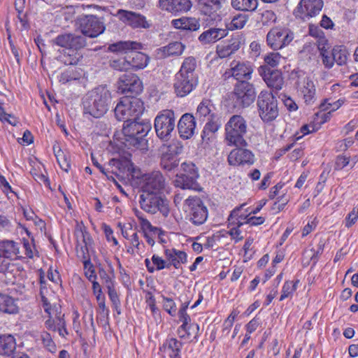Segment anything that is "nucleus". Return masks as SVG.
Listing matches in <instances>:
<instances>
[{"mask_svg": "<svg viewBox=\"0 0 358 358\" xmlns=\"http://www.w3.org/2000/svg\"><path fill=\"white\" fill-rule=\"evenodd\" d=\"M110 103V91L106 86L99 85L87 94L83 105L85 113L99 118L108 111Z\"/></svg>", "mask_w": 358, "mask_h": 358, "instance_id": "obj_1", "label": "nucleus"}, {"mask_svg": "<svg viewBox=\"0 0 358 358\" xmlns=\"http://www.w3.org/2000/svg\"><path fill=\"white\" fill-rule=\"evenodd\" d=\"M138 120V118H134L125 120L122 127V134L124 136L126 146L143 149L147 143L145 137L150 131L151 124L148 122H140Z\"/></svg>", "mask_w": 358, "mask_h": 358, "instance_id": "obj_2", "label": "nucleus"}, {"mask_svg": "<svg viewBox=\"0 0 358 358\" xmlns=\"http://www.w3.org/2000/svg\"><path fill=\"white\" fill-rule=\"evenodd\" d=\"M225 141L229 145L245 147V136L248 131L246 120L241 115L231 116L224 127Z\"/></svg>", "mask_w": 358, "mask_h": 358, "instance_id": "obj_3", "label": "nucleus"}, {"mask_svg": "<svg viewBox=\"0 0 358 358\" xmlns=\"http://www.w3.org/2000/svg\"><path fill=\"white\" fill-rule=\"evenodd\" d=\"M143 103L136 97H123L116 105L114 113L120 121L138 119L143 112Z\"/></svg>", "mask_w": 358, "mask_h": 358, "instance_id": "obj_4", "label": "nucleus"}, {"mask_svg": "<svg viewBox=\"0 0 358 358\" xmlns=\"http://www.w3.org/2000/svg\"><path fill=\"white\" fill-rule=\"evenodd\" d=\"M257 110L260 118L264 122H271L279 115L278 100L272 92L262 91L257 96Z\"/></svg>", "mask_w": 358, "mask_h": 358, "instance_id": "obj_5", "label": "nucleus"}, {"mask_svg": "<svg viewBox=\"0 0 358 358\" xmlns=\"http://www.w3.org/2000/svg\"><path fill=\"white\" fill-rule=\"evenodd\" d=\"M162 194L142 192L139 200L141 208L151 214L159 212L163 216H168L169 213V201Z\"/></svg>", "mask_w": 358, "mask_h": 358, "instance_id": "obj_6", "label": "nucleus"}, {"mask_svg": "<svg viewBox=\"0 0 358 358\" xmlns=\"http://www.w3.org/2000/svg\"><path fill=\"white\" fill-rule=\"evenodd\" d=\"M157 136L164 141H168L176 127V117L171 110H164L159 113L154 124Z\"/></svg>", "mask_w": 358, "mask_h": 358, "instance_id": "obj_7", "label": "nucleus"}, {"mask_svg": "<svg viewBox=\"0 0 358 358\" xmlns=\"http://www.w3.org/2000/svg\"><path fill=\"white\" fill-rule=\"evenodd\" d=\"M184 210L188 213L190 220L195 225H201L207 220V208L202 200L196 196H189L185 199Z\"/></svg>", "mask_w": 358, "mask_h": 358, "instance_id": "obj_8", "label": "nucleus"}, {"mask_svg": "<svg viewBox=\"0 0 358 358\" xmlns=\"http://www.w3.org/2000/svg\"><path fill=\"white\" fill-rule=\"evenodd\" d=\"M256 97L254 85L248 81H238L234 85L233 100L242 108L248 107Z\"/></svg>", "mask_w": 358, "mask_h": 358, "instance_id": "obj_9", "label": "nucleus"}, {"mask_svg": "<svg viewBox=\"0 0 358 358\" xmlns=\"http://www.w3.org/2000/svg\"><path fill=\"white\" fill-rule=\"evenodd\" d=\"M290 78L295 81V85L303 94L305 102L307 104L313 103L315 94V87L313 80L301 70L292 71Z\"/></svg>", "mask_w": 358, "mask_h": 358, "instance_id": "obj_10", "label": "nucleus"}, {"mask_svg": "<svg viewBox=\"0 0 358 358\" xmlns=\"http://www.w3.org/2000/svg\"><path fill=\"white\" fill-rule=\"evenodd\" d=\"M166 185V179L159 171L145 173L141 178V189L143 193H162Z\"/></svg>", "mask_w": 358, "mask_h": 358, "instance_id": "obj_11", "label": "nucleus"}, {"mask_svg": "<svg viewBox=\"0 0 358 358\" xmlns=\"http://www.w3.org/2000/svg\"><path fill=\"white\" fill-rule=\"evenodd\" d=\"M75 236L77 241L76 247L77 256L81 259L83 265L87 267L90 266V252L94 243L93 239L88 231L82 229H76Z\"/></svg>", "mask_w": 358, "mask_h": 358, "instance_id": "obj_12", "label": "nucleus"}, {"mask_svg": "<svg viewBox=\"0 0 358 358\" xmlns=\"http://www.w3.org/2000/svg\"><path fill=\"white\" fill-rule=\"evenodd\" d=\"M293 33L280 27L272 28L266 35V43L273 50H281L293 40Z\"/></svg>", "mask_w": 358, "mask_h": 358, "instance_id": "obj_13", "label": "nucleus"}, {"mask_svg": "<svg viewBox=\"0 0 358 358\" xmlns=\"http://www.w3.org/2000/svg\"><path fill=\"white\" fill-rule=\"evenodd\" d=\"M117 87L118 92L127 94L129 96L140 94L143 89L141 80L132 73L121 75L117 82Z\"/></svg>", "mask_w": 358, "mask_h": 358, "instance_id": "obj_14", "label": "nucleus"}, {"mask_svg": "<svg viewBox=\"0 0 358 358\" xmlns=\"http://www.w3.org/2000/svg\"><path fill=\"white\" fill-rule=\"evenodd\" d=\"M79 22L82 34L90 38H95L99 36L106 29L103 18L93 15L81 17Z\"/></svg>", "mask_w": 358, "mask_h": 358, "instance_id": "obj_15", "label": "nucleus"}, {"mask_svg": "<svg viewBox=\"0 0 358 358\" xmlns=\"http://www.w3.org/2000/svg\"><path fill=\"white\" fill-rule=\"evenodd\" d=\"M182 146H179L178 143H171L165 148L160 158V166L163 170L171 171L176 169L179 165L178 155L181 153Z\"/></svg>", "mask_w": 358, "mask_h": 358, "instance_id": "obj_16", "label": "nucleus"}, {"mask_svg": "<svg viewBox=\"0 0 358 358\" xmlns=\"http://www.w3.org/2000/svg\"><path fill=\"white\" fill-rule=\"evenodd\" d=\"M227 0H199L201 13L206 16V21L214 22L221 20V9Z\"/></svg>", "mask_w": 358, "mask_h": 358, "instance_id": "obj_17", "label": "nucleus"}, {"mask_svg": "<svg viewBox=\"0 0 358 358\" xmlns=\"http://www.w3.org/2000/svg\"><path fill=\"white\" fill-rule=\"evenodd\" d=\"M322 7V0H301L294 14L296 17L306 20L319 14Z\"/></svg>", "mask_w": 358, "mask_h": 358, "instance_id": "obj_18", "label": "nucleus"}, {"mask_svg": "<svg viewBox=\"0 0 358 358\" xmlns=\"http://www.w3.org/2000/svg\"><path fill=\"white\" fill-rule=\"evenodd\" d=\"M55 43L61 47L65 48V50L79 51L86 45L85 36L76 35L73 34H66L59 35L54 41Z\"/></svg>", "mask_w": 358, "mask_h": 358, "instance_id": "obj_19", "label": "nucleus"}, {"mask_svg": "<svg viewBox=\"0 0 358 358\" xmlns=\"http://www.w3.org/2000/svg\"><path fill=\"white\" fill-rule=\"evenodd\" d=\"M199 79L175 75L173 88L177 96L184 97L190 94L198 85Z\"/></svg>", "mask_w": 358, "mask_h": 358, "instance_id": "obj_20", "label": "nucleus"}, {"mask_svg": "<svg viewBox=\"0 0 358 358\" xmlns=\"http://www.w3.org/2000/svg\"><path fill=\"white\" fill-rule=\"evenodd\" d=\"M259 71L268 87L276 92L282 89L284 80L280 71L271 70L267 66H262Z\"/></svg>", "mask_w": 358, "mask_h": 358, "instance_id": "obj_21", "label": "nucleus"}, {"mask_svg": "<svg viewBox=\"0 0 358 358\" xmlns=\"http://www.w3.org/2000/svg\"><path fill=\"white\" fill-rule=\"evenodd\" d=\"M117 15L121 21L134 29H148L150 24L146 18L140 13L125 10H119Z\"/></svg>", "mask_w": 358, "mask_h": 358, "instance_id": "obj_22", "label": "nucleus"}, {"mask_svg": "<svg viewBox=\"0 0 358 358\" xmlns=\"http://www.w3.org/2000/svg\"><path fill=\"white\" fill-rule=\"evenodd\" d=\"M192 3L190 0H159V6L174 15H180L189 11Z\"/></svg>", "mask_w": 358, "mask_h": 358, "instance_id": "obj_23", "label": "nucleus"}, {"mask_svg": "<svg viewBox=\"0 0 358 358\" xmlns=\"http://www.w3.org/2000/svg\"><path fill=\"white\" fill-rule=\"evenodd\" d=\"M242 148L234 149L230 152L228 156V162L230 165H251L254 163L255 156L253 153L250 150Z\"/></svg>", "mask_w": 358, "mask_h": 358, "instance_id": "obj_24", "label": "nucleus"}, {"mask_svg": "<svg viewBox=\"0 0 358 358\" xmlns=\"http://www.w3.org/2000/svg\"><path fill=\"white\" fill-rule=\"evenodd\" d=\"M195 128V117L190 113L182 115L178 124L180 136L185 139L191 138L194 134Z\"/></svg>", "mask_w": 358, "mask_h": 358, "instance_id": "obj_25", "label": "nucleus"}, {"mask_svg": "<svg viewBox=\"0 0 358 358\" xmlns=\"http://www.w3.org/2000/svg\"><path fill=\"white\" fill-rule=\"evenodd\" d=\"M231 76L238 81H248L251 79L253 69L248 62L234 61L231 63Z\"/></svg>", "mask_w": 358, "mask_h": 358, "instance_id": "obj_26", "label": "nucleus"}, {"mask_svg": "<svg viewBox=\"0 0 358 358\" xmlns=\"http://www.w3.org/2000/svg\"><path fill=\"white\" fill-rule=\"evenodd\" d=\"M140 49H132L128 52L127 56L129 69L137 71L143 69L148 66L149 57L138 51Z\"/></svg>", "mask_w": 358, "mask_h": 358, "instance_id": "obj_27", "label": "nucleus"}, {"mask_svg": "<svg viewBox=\"0 0 358 358\" xmlns=\"http://www.w3.org/2000/svg\"><path fill=\"white\" fill-rule=\"evenodd\" d=\"M64 315L61 312V306L59 305L50 306L46 302V328L51 329L52 326L62 325L64 321Z\"/></svg>", "mask_w": 358, "mask_h": 358, "instance_id": "obj_28", "label": "nucleus"}, {"mask_svg": "<svg viewBox=\"0 0 358 358\" xmlns=\"http://www.w3.org/2000/svg\"><path fill=\"white\" fill-rule=\"evenodd\" d=\"M164 255L169 267L173 266L174 268H179L180 264L186 263L187 260L186 252L173 248L165 250Z\"/></svg>", "mask_w": 358, "mask_h": 358, "instance_id": "obj_29", "label": "nucleus"}, {"mask_svg": "<svg viewBox=\"0 0 358 358\" xmlns=\"http://www.w3.org/2000/svg\"><path fill=\"white\" fill-rule=\"evenodd\" d=\"M228 34V31L226 29L220 28H210L203 31L199 37V40L203 44H208L215 43Z\"/></svg>", "mask_w": 358, "mask_h": 358, "instance_id": "obj_30", "label": "nucleus"}, {"mask_svg": "<svg viewBox=\"0 0 358 358\" xmlns=\"http://www.w3.org/2000/svg\"><path fill=\"white\" fill-rule=\"evenodd\" d=\"M193 174L194 173H193ZM198 178L199 176L178 173L174 180V185L182 189H192L196 190L199 189V186L196 181Z\"/></svg>", "mask_w": 358, "mask_h": 358, "instance_id": "obj_31", "label": "nucleus"}, {"mask_svg": "<svg viewBox=\"0 0 358 358\" xmlns=\"http://www.w3.org/2000/svg\"><path fill=\"white\" fill-rule=\"evenodd\" d=\"M143 45L141 43L136 41H118L117 43L109 45L108 50L110 52L117 54H124L127 55L128 52L132 49H142Z\"/></svg>", "mask_w": 358, "mask_h": 358, "instance_id": "obj_32", "label": "nucleus"}, {"mask_svg": "<svg viewBox=\"0 0 358 358\" xmlns=\"http://www.w3.org/2000/svg\"><path fill=\"white\" fill-rule=\"evenodd\" d=\"M215 106L211 100L203 99L197 107L196 117L200 120L205 121L206 120L217 115L215 113Z\"/></svg>", "mask_w": 358, "mask_h": 358, "instance_id": "obj_33", "label": "nucleus"}, {"mask_svg": "<svg viewBox=\"0 0 358 358\" xmlns=\"http://www.w3.org/2000/svg\"><path fill=\"white\" fill-rule=\"evenodd\" d=\"M196 60L194 57H186L182 62L180 70L176 74L199 79L196 73Z\"/></svg>", "mask_w": 358, "mask_h": 358, "instance_id": "obj_34", "label": "nucleus"}, {"mask_svg": "<svg viewBox=\"0 0 358 358\" xmlns=\"http://www.w3.org/2000/svg\"><path fill=\"white\" fill-rule=\"evenodd\" d=\"M241 44V42L238 37L232 38L227 45L217 46V53L219 57L226 58L238 50Z\"/></svg>", "mask_w": 358, "mask_h": 358, "instance_id": "obj_35", "label": "nucleus"}, {"mask_svg": "<svg viewBox=\"0 0 358 358\" xmlns=\"http://www.w3.org/2000/svg\"><path fill=\"white\" fill-rule=\"evenodd\" d=\"M172 24L177 29L196 31L200 27L199 20L195 17H181L172 20Z\"/></svg>", "mask_w": 358, "mask_h": 358, "instance_id": "obj_36", "label": "nucleus"}, {"mask_svg": "<svg viewBox=\"0 0 358 358\" xmlns=\"http://www.w3.org/2000/svg\"><path fill=\"white\" fill-rule=\"evenodd\" d=\"M19 248L16 246L13 241H0V257L8 259H13L20 257Z\"/></svg>", "mask_w": 358, "mask_h": 358, "instance_id": "obj_37", "label": "nucleus"}, {"mask_svg": "<svg viewBox=\"0 0 358 358\" xmlns=\"http://www.w3.org/2000/svg\"><path fill=\"white\" fill-rule=\"evenodd\" d=\"M16 348V342L13 336L4 334L0 336V354L10 355Z\"/></svg>", "mask_w": 358, "mask_h": 358, "instance_id": "obj_38", "label": "nucleus"}, {"mask_svg": "<svg viewBox=\"0 0 358 358\" xmlns=\"http://www.w3.org/2000/svg\"><path fill=\"white\" fill-rule=\"evenodd\" d=\"M0 310L6 313L14 314L17 313L18 307L13 298L7 294H0Z\"/></svg>", "mask_w": 358, "mask_h": 358, "instance_id": "obj_39", "label": "nucleus"}, {"mask_svg": "<svg viewBox=\"0 0 358 358\" xmlns=\"http://www.w3.org/2000/svg\"><path fill=\"white\" fill-rule=\"evenodd\" d=\"M206 120L207 122L203 127L201 135L203 139L205 138H209V136L214 134L221 127L220 117L218 115H215Z\"/></svg>", "mask_w": 358, "mask_h": 358, "instance_id": "obj_40", "label": "nucleus"}, {"mask_svg": "<svg viewBox=\"0 0 358 358\" xmlns=\"http://www.w3.org/2000/svg\"><path fill=\"white\" fill-rule=\"evenodd\" d=\"M82 76V70L76 66H69L62 72L59 82L65 84L71 80H78Z\"/></svg>", "mask_w": 358, "mask_h": 358, "instance_id": "obj_41", "label": "nucleus"}, {"mask_svg": "<svg viewBox=\"0 0 358 358\" xmlns=\"http://www.w3.org/2000/svg\"><path fill=\"white\" fill-rule=\"evenodd\" d=\"M163 346L169 350V355L171 358H181L180 352L182 343L176 338H171L167 339Z\"/></svg>", "mask_w": 358, "mask_h": 358, "instance_id": "obj_42", "label": "nucleus"}, {"mask_svg": "<svg viewBox=\"0 0 358 358\" xmlns=\"http://www.w3.org/2000/svg\"><path fill=\"white\" fill-rule=\"evenodd\" d=\"M234 8L243 11H254L258 6L257 0H231Z\"/></svg>", "mask_w": 358, "mask_h": 358, "instance_id": "obj_43", "label": "nucleus"}, {"mask_svg": "<svg viewBox=\"0 0 358 358\" xmlns=\"http://www.w3.org/2000/svg\"><path fill=\"white\" fill-rule=\"evenodd\" d=\"M53 152L60 168L67 171L70 168V162L68 156L62 150L59 144H55Z\"/></svg>", "mask_w": 358, "mask_h": 358, "instance_id": "obj_44", "label": "nucleus"}, {"mask_svg": "<svg viewBox=\"0 0 358 358\" xmlns=\"http://www.w3.org/2000/svg\"><path fill=\"white\" fill-rule=\"evenodd\" d=\"M62 61L70 66H76L78 62L83 58V55L79 51L65 50L64 55L61 57Z\"/></svg>", "mask_w": 358, "mask_h": 358, "instance_id": "obj_45", "label": "nucleus"}, {"mask_svg": "<svg viewBox=\"0 0 358 358\" xmlns=\"http://www.w3.org/2000/svg\"><path fill=\"white\" fill-rule=\"evenodd\" d=\"M248 21V17L245 15L238 14L235 15L230 23L227 24V29L228 30H235L242 29Z\"/></svg>", "mask_w": 358, "mask_h": 358, "instance_id": "obj_46", "label": "nucleus"}, {"mask_svg": "<svg viewBox=\"0 0 358 358\" xmlns=\"http://www.w3.org/2000/svg\"><path fill=\"white\" fill-rule=\"evenodd\" d=\"M185 48V46L182 43L174 42L164 47V52L168 56L180 55L183 52Z\"/></svg>", "mask_w": 358, "mask_h": 358, "instance_id": "obj_47", "label": "nucleus"}, {"mask_svg": "<svg viewBox=\"0 0 358 358\" xmlns=\"http://www.w3.org/2000/svg\"><path fill=\"white\" fill-rule=\"evenodd\" d=\"M331 55L334 62H336L340 66L345 64L347 61V52L345 49H342L341 47L334 48L332 50Z\"/></svg>", "mask_w": 358, "mask_h": 358, "instance_id": "obj_48", "label": "nucleus"}, {"mask_svg": "<svg viewBox=\"0 0 358 358\" xmlns=\"http://www.w3.org/2000/svg\"><path fill=\"white\" fill-rule=\"evenodd\" d=\"M110 66L117 71H127L129 69L127 56L122 59H112L110 61Z\"/></svg>", "mask_w": 358, "mask_h": 358, "instance_id": "obj_49", "label": "nucleus"}, {"mask_svg": "<svg viewBox=\"0 0 358 358\" xmlns=\"http://www.w3.org/2000/svg\"><path fill=\"white\" fill-rule=\"evenodd\" d=\"M298 282L299 280H296V282H285L282 287V294L280 296V300H284L285 298H287L293 292H294L296 289V285Z\"/></svg>", "mask_w": 358, "mask_h": 358, "instance_id": "obj_50", "label": "nucleus"}, {"mask_svg": "<svg viewBox=\"0 0 358 358\" xmlns=\"http://www.w3.org/2000/svg\"><path fill=\"white\" fill-rule=\"evenodd\" d=\"M245 206V203H243L241 204L240 206L236 208L235 209H234L229 217V221H231V220H233L234 218H236L237 219V226L238 227H240L241 225H243L244 223H245V222H243V220H246L248 218V217L250 215H238V212L239 210L243 208V206Z\"/></svg>", "mask_w": 358, "mask_h": 358, "instance_id": "obj_51", "label": "nucleus"}, {"mask_svg": "<svg viewBox=\"0 0 358 358\" xmlns=\"http://www.w3.org/2000/svg\"><path fill=\"white\" fill-rule=\"evenodd\" d=\"M281 57L279 52H270L265 56L264 62L267 66L275 67L279 64Z\"/></svg>", "mask_w": 358, "mask_h": 358, "instance_id": "obj_52", "label": "nucleus"}, {"mask_svg": "<svg viewBox=\"0 0 358 358\" xmlns=\"http://www.w3.org/2000/svg\"><path fill=\"white\" fill-rule=\"evenodd\" d=\"M108 296L114 306V308L117 311V314H120V301L117 295V292L114 289V286L107 288Z\"/></svg>", "mask_w": 358, "mask_h": 358, "instance_id": "obj_53", "label": "nucleus"}, {"mask_svg": "<svg viewBox=\"0 0 358 358\" xmlns=\"http://www.w3.org/2000/svg\"><path fill=\"white\" fill-rule=\"evenodd\" d=\"M163 308L171 316L176 314V306L173 300L171 298L162 296Z\"/></svg>", "mask_w": 358, "mask_h": 358, "instance_id": "obj_54", "label": "nucleus"}, {"mask_svg": "<svg viewBox=\"0 0 358 358\" xmlns=\"http://www.w3.org/2000/svg\"><path fill=\"white\" fill-rule=\"evenodd\" d=\"M277 17L275 13L270 10H264L262 13V22L264 25H269L276 22Z\"/></svg>", "mask_w": 358, "mask_h": 358, "instance_id": "obj_55", "label": "nucleus"}, {"mask_svg": "<svg viewBox=\"0 0 358 358\" xmlns=\"http://www.w3.org/2000/svg\"><path fill=\"white\" fill-rule=\"evenodd\" d=\"M190 329L199 331V326L197 324H189V325L187 326V327H185L183 329L181 325L178 330V334L180 338L189 337L191 336Z\"/></svg>", "mask_w": 358, "mask_h": 358, "instance_id": "obj_56", "label": "nucleus"}, {"mask_svg": "<svg viewBox=\"0 0 358 358\" xmlns=\"http://www.w3.org/2000/svg\"><path fill=\"white\" fill-rule=\"evenodd\" d=\"M181 171H182L180 174H188V175H193V173H194V176H199L197 172V169L196 168V166L192 162H183L181 164Z\"/></svg>", "mask_w": 358, "mask_h": 358, "instance_id": "obj_57", "label": "nucleus"}, {"mask_svg": "<svg viewBox=\"0 0 358 358\" xmlns=\"http://www.w3.org/2000/svg\"><path fill=\"white\" fill-rule=\"evenodd\" d=\"M141 224L144 231L148 230L150 232L152 233L155 235L157 234L158 236H160V235H164V233L159 228L153 227L150 224V222L146 219H142Z\"/></svg>", "mask_w": 358, "mask_h": 358, "instance_id": "obj_58", "label": "nucleus"}, {"mask_svg": "<svg viewBox=\"0 0 358 358\" xmlns=\"http://www.w3.org/2000/svg\"><path fill=\"white\" fill-rule=\"evenodd\" d=\"M358 219V208H354L345 218V226L349 228L356 223Z\"/></svg>", "mask_w": 358, "mask_h": 358, "instance_id": "obj_59", "label": "nucleus"}, {"mask_svg": "<svg viewBox=\"0 0 358 358\" xmlns=\"http://www.w3.org/2000/svg\"><path fill=\"white\" fill-rule=\"evenodd\" d=\"M152 261L153 264L155 266H156L155 269H157L158 271L162 270L165 268H169V264H167L166 259L164 260L162 257H160L156 255H154L152 257Z\"/></svg>", "mask_w": 358, "mask_h": 358, "instance_id": "obj_60", "label": "nucleus"}, {"mask_svg": "<svg viewBox=\"0 0 358 358\" xmlns=\"http://www.w3.org/2000/svg\"><path fill=\"white\" fill-rule=\"evenodd\" d=\"M349 157L343 155H339L336 157L334 165V169L337 171L342 170L344 167L349 164Z\"/></svg>", "mask_w": 358, "mask_h": 358, "instance_id": "obj_61", "label": "nucleus"}, {"mask_svg": "<svg viewBox=\"0 0 358 358\" xmlns=\"http://www.w3.org/2000/svg\"><path fill=\"white\" fill-rule=\"evenodd\" d=\"M48 279L56 285H60L62 280L60 278V275L57 269H53L52 266H50L48 271L47 275Z\"/></svg>", "mask_w": 358, "mask_h": 358, "instance_id": "obj_62", "label": "nucleus"}, {"mask_svg": "<svg viewBox=\"0 0 358 358\" xmlns=\"http://www.w3.org/2000/svg\"><path fill=\"white\" fill-rule=\"evenodd\" d=\"M99 274L101 279L102 280L103 284L106 287V288L113 286V282L110 276L106 273V271L104 269H99Z\"/></svg>", "mask_w": 358, "mask_h": 358, "instance_id": "obj_63", "label": "nucleus"}, {"mask_svg": "<svg viewBox=\"0 0 358 358\" xmlns=\"http://www.w3.org/2000/svg\"><path fill=\"white\" fill-rule=\"evenodd\" d=\"M238 313H237L236 310H233L231 314L229 315V317L227 318V320L224 322V331H227L229 333L230 328L232 327L234 320L236 317L238 315Z\"/></svg>", "mask_w": 358, "mask_h": 358, "instance_id": "obj_64", "label": "nucleus"}]
</instances>
